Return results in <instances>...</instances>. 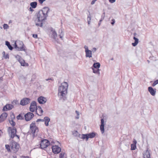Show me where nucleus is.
I'll return each mask as SVG.
<instances>
[{"label": "nucleus", "instance_id": "nucleus-1", "mask_svg": "<svg viewBox=\"0 0 158 158\" xmlns=\"http://www.w3.org/2000/svg\"><path fill=\"white\" fill-rule=\"evenodd\" d=\"M49 11V9L47 7H45L39 11L35 20L36 26L40 27L43 26V22L46 19Z\"/></svg>", "mask_w": 158, "mask_h": 158}, {"label": "nucleus", "instance_id": "nucleus-2", "mask_svg": "<svg viewBox=\"0 0 158 158\" xmlns=\"http://www.w3.org/2000/svg\"><path fill=\"white\" fill-rule=\"evenodd\" d=\"M68 87V84L65 82L61 83V85L59 86L58 95L60 98L64 97L67 95Z\"/></svg>", "mask_w": 158, "mask_h": 158}, {"label": "nucleus", "instance_id": "nucleus-3", "mask_svg": "<svg viewBox=\"0 0 158 158\" xmlns=\"http://www.w3.org/2000/svg\"><path fill=\"white\" fill-rule=\"evenodd\" d=\"M5 147L6 149L8 151H10V148L11 151H12L14 152H16L19 149V145L17 143L14 141H12L10 143V146L8 145H6Z\"/></svg>", "mask_w": 158, "mask_h": 158}, {"label": "nucleus", "instance_id": "nucleus-4", "mask_svg": "<svg viewBox=\"0 0 158 158\" xmlns=\"http://www.w3.org/2000/svg\"><path fill=\"white\" fill-rule=\"evenodd\" d=\"M15 47L19 51H25V47L23 42L19 40H17L15 43Z\"/></svg>", "mask_w": 158, "mask_h": 158}, {"label": "nucleus", "instance_id": "nucleus-5", "mask_svg": "<svg viewBox=\"0 0 158 158\" xmlns=\"http://www.w3.org/2000/svg\"><path fill=\"white\" fill-rule=\"evenodd\" d=\"M9 133L11 138H13L15 137H17L18 139H19V136L16 135V129L15 127L12 128L9 127L8 128Z\"/></svg>", "mask_w": 158, "mask_h": 158}, {"label": "nucleus", "instance_id": "nucleus-6", "mask_svg": "<svg viewBox=\"0 0 158 158\" xmlns=\"http://www.w3.org/2000/svg\"><path fill=\"white\" fill-rule=\"evenodd\" d=\"M30 130L31 131L33 135H35V133L38 132V130L37 127L35 126V123H32L30 126Z\"/></svg>", "mask_w": 158, "mask_h": 158}, {"label": "nucleus", "instance_id": "nucleus-7", "mask_svg": "<svg viewBox=\"0 0 158 158\" xmlns=\"http://www.w3.org/2000/svg\"><path fill=\"white\" fill-rule=\"evenodd\" d=\"M49 145V142L47 139H44L41 141L40 143V147L42 149L47 148Z\"/></svg>", "mask_w": 158, "mask_h": 158}, {"label": "nucleus", "instance_id": "nucleus-8", "mask_svg": "<svg viewBox=\"0 0 158 158\" xmlns=\"http://www.w3.org/2000/svg\"><path fill=\"white\" fill-rule=\"evenodd\" d=\"M15 57L17 59V60L20 64H21L22 66H28V64L27 63H26L25 61L23 60L22 58H21L20 56L18 55H17L15 56Z\"/></svg>", "mask_w": 158, "mask_h": 158}, {"label": "nucleus", "instance_id": "nucleus-9", "mask_svg": "<svg viewBox=\"0 0 158 158\" xmlns=\"http://www.w3.org/2000/svg\"><path fill=\"white\" fill-rule=\"evenodd\" d=\"M37 106H36V102L35 101L32 102L30 105V111L32 112H34L36 110Z\"/></svg>", "mask_w": 158, "mask_h": 158}, {"label": "nucleus", "instance_id": "nucleus-10", "mask_svg": "<svg viewBox=\"0 0 158 158\" xmlns=\"http://www.w3.org/2000/svg\"><path fill=\"white\" fill-rule=\"evenodd\" d=\"M30 102V99L29 98H24L20 101V104L22 106H25Z\"/></svg>", "mask_w": 158, "mask_h": 158}, {"label": "nucleus", "instance_id": "nucleus-11", "mask_svg": "<svg viewBox=\"0 0 158 158\" xmlns=\"http://www.w3.org/2000/svg\"><path fill=\"white\" fill-rule=\"evenodd\" d=\"M34 114L31 112H28L24 116L25 119L26 121L30 120L34 117Z\"/></svg>", "mask_w": 158, "mask_h": 158}, {"label": "nucleus", "instance_id": "nucleus-12", "mask_svg": "<svg viewBox=\"0 0 158 158\" xmlns=\"http://www.w3.org/2000/svg\"><path fill=\"white\" fill-rule=\"evenodd\" d=\"M52 149L53 152L55 154L59 153L61 150L60 148L56 145L53 146Z\"/></svg>", "mask_w": 158, "mask_h": 158}, {"label": "nucleus", "instance_id": "nucleus-13", "mask_svg": "<svg viewBox=\"0 0 158 158\" xmlns=\"http://www.w3.org/2000/svg\"><path fill=\"white\" fill-rule=\"evenodd\" d=\"M14 106L10 104H7L4 106L3 109V111H6L10 110L13 108Z\"/></svg>", "mask_w": 158, "mask_h": 158}, {"label": "nucleus", "instance_id": "nucleus-14", "mask_svg": "<svg viewBox=\"0 0 158 158\" xmlns=\"http://www.w3.org/2000/svg\"><path fill=\"white\" fill-rule=\"evenodd\" d=\"M38 101L40 104H44L47 101V99L44 97L41 96L38 98Z\"/></svg>", "mask_w": 158, "mask_h": 158}, {"label": "nucleus", "instance_id": "nucleus-15", "mask_svg": "<svg viewBox=\"0 0 158 158\" xmlns=\"http://www.w3.org/2000/svg\"><path fill=\"white\" fill-rule=\"evenodd\" d=\"M51 34H52L51 37L55 40H56L57 38V34L56 31L52 29L51 30Z\"/></svg>", "mask_w": 158, "mask_h": 158}, {"label": "nucleus", "instance_id": "nucleus-16", "mask_svg": "<svg viewBox=\"0 0 158 158\" xmlns=\"http://www.w3.org/2000/svg\"><path fill=\"white\" fill-rule=\"evenodd\" d=\"M7 115V114L6 113H3L0 116V122H2L6 118Z\"/></svg>", "mask_w": 158, "mask_h": 158}, {"label": "nucleus", "instance_id": "nucleus-17", "mask_svg": "<svg viewBox=\"0 0 158 158\" xmlns=\"http://www.w3.org/2000/svg\"><path fill=\"white\" fill-rule=\"evenodd\" d=\"M104 121L103 119H101V125L100 127V130L102 134L104 132Z\"/></svg>", "mask_w": 158, "mask_h": 158}, {"label": "nucleus", "instance_id": "nucleus-18", "mask_svg": "<svg viewBox=\"0 0 158 158\" xmlns=\"http://www.w3.org/2000/svg\"><path fill=\"white\" fill-rule=\"evenodd\" d=\"M36 112L37 113L38 112L39 114H38L39 115L41 116L43 112V111L42 110L40 106H37V107L36 109Z\"/></svg>", "mask_w": 158, "mask_h": 158}, {"label": "nucleus", "instance_id": "nucleus-19", "mask_svg": "<svg viewBox=\"0 0 158 158\" xmlns=\"http://www.w3.org/2000/svg\"><path fill=\"white\" fill-rule=\"evenodd\" d=\"M148 90L150 94L152 96H154L155 95L156 91L151 87H149L148 88Z\"/></svg>", "mask_w": 158, "mask_h": 158}, {"label": "nucleus", "instance_id": "nucleus-20", "mask_svg": "<svg viewBox=\"0 0 158 158\" xmlns=\"http://www.w3.org/2000/svg\"><path fill=\"white\" fill-rule=\"evenodd\" d=\"M87 137H88V139L89 138H93L95 137L96 135L97 134L96 133L92 132L89 134H87Z\"/></svg>", "mask_w": 158, "mask_h": 158}, {"label": "nucleus", "instance_id": "nucleus-21", "mask_svg": "<svg viewBox=\"0 0 158 158\" xmlns=\"http://www.w3.org/2000/svg\"><path fill=\"white\" fill-rule=\"evenodd\" d=\"M143 155L144 158H151L149 152L148 150L144 152Z\"/></svg>", "mask_w": 158, "mask_h": 158}, {"label": "nucleus", "instance_id": "nucleus-22", "mask_svg": "<svg viewBox=\"0 0 158 158\" xmlns=\"http://www.w3.org/2000/svg\"><path fill=\"white\" fill-rule=\"evenodd\" d=\"M50 121V118L48 117H45L44 118V122H45V124L46 126H48V123Z\"/></svg>", "mask_w": 158, "mask_h": 158}, {"label": "nucleus", "instance_id": "nucleus-23", "mask_svg": "<svg viewBox=\"0 0 158 158\" xmlns=\"http://www.w3.org/2000/svg\"><path fill=\"white\" fill-rule=\"evenodd\" d=\"M79 137L81 139H85V140L86 141L88 140V137H87V134H82L81 135H79Z\"/></svg>", "mask_w": 158, "mask_h": 158}, {"label": "nucleus", "instance_id": "nucleus-24", "mask_svg": "<svg viewBox=\"0 0 158 158\" xmlns=\"http://www.w3.org/2000/svg\"><path fill=\"white\" fill-rule=\"evenodd\" d=\"M92 69L93 70V73L96 74L98 75H100V69H95L92 67Z\"/></svg>", "mask_w": 158, "mask_h": 158}, {"label": "nucleus", "instance_id": "nucleus-25", "mask_svg": "<svg viewBox=\"0 0 158 158\" xmlns=\"http://www.w3.org/2000/svg\"><path fill=\"white\" fill-rule=\"evenodd\" d=\"M85 52L86 57H89V58L92 57V54L91 51L89 50V51H86V52Z\"/></svg>", "mask_w": 158, "mask_h": 158}, {"label": "nucleus", "instance_id": "nucleus-26", "mask_svg": "<svg viewBox=\"0 0 158 158\" xmlns=\"http://www.w3.org/2000/svg\"><path fill=\"white\" fill-rule=\"evenodd\" d=\"M133 39L135 40V42L132 43V45L135 47L138 44L139 42V40L135 37H134Z\"/></svg>", "mask_w": 158, "mask_h": 158}, {"label": "nucleus", "instance_id": "nucleus-27", "mask_svg": "<svg viewBox=\"0 0 158 158\" xmlns=\"http://www.w3.org/2000/svg\"><path fill=\"white\" fill-rule=\"evenodd\" d=\"M100 64L98 62H97L94 63L92 67L95 69H99L100 67Z\"/></svg>", "mask_w": 158, "mask_h": 158}, {"label": "nucleus", "instance_id": "nucleus-28", "mask_svg": "<svg viewBox=\"0 0 158 158\" xmlns=\"http://www.w3.org/2000/svg\"><path fill=\"white\" fill-rule=\"evenodd\" d=\"M60 158H66L67 155L64 152H62L60 154Z\"/></svg>", "mask_w": 158, "mask_h": 158}, {"label": "nucleus", "instance_id": "nucleus-29", "mask_svg": "<svg viewBox=\"0 0 158 158\" xmlns=\"http://www.w3.org/2000/svg\"><path fill=\"white\" fill-rule=\"evenodd\" d=\"M30 6L33 8H35L36 7L37 5V2H33L30 3Z\"/></svg>", "mask_w": 158, "mask_h": 158}, {"label": "nucleus", "instance_id": "nucleus-30", "mask_svg": "<svg viewBox=\"0 0 158 158\" xmlns=\"http://www.w3.org/2000/svg\"><path fill=\"white\" fill-rule=\"evenodd\" d=\"M6 45L8 47L9 49L10 50H12L13 49L12 47L10 45V43L7 41H6Z\"/></svg>", "mask_w": 158, "mask_h": 158}, {"label": "nucleus", "instance_id": "nucleus-31", "mask_svg": "<svg viewBox=\"0 0 158 158\" xmlns=\"http://www.w3.org/2000/svg\"><path fill=\"white\" fill-rule=\"evenodd\" d=\"M131 150H134L136 148V145L135 144H132L131 145Z\"/></svg>", "mask_w": 158, "mask_h": 158}, {"label": "nucleus", "instance_id": "nucleus-32", "mask_svg": "<svg viewBox=\"0 0 158 158\" xmlns=\"http://www.w3.org/2000/svg\"><path fill=\"white\" fill-rule=\"evenodd\" d=\"M9 122L10 124L12 126H14L15 125V123L13 120H9Z\"/></svg>", "mask_w": 158, "mask_h": 158}, {"label": "nucleus", "instance_id": "nucleus-33", "mask_svg": "<svg viewBox=\"0 0 158 158\" xmlns=\"http://www.w3.org/2000/svg\"><path fill=\"white\" fill-rule=\"evenodd\" d=\"M2 54L3 55V57L5 59L9 58V55L7 54L6 55H5V52H2Z\"/></svg>", "mask_w": 158, "mask_h": 158}, {"label": "nucleus", "instance_id": "nucleus-34", "mask_svg": "<svg viewBox=\"0 0 158 158\" xmlns=\"http://www.w3.org/2000/svg\"><path fill=\"white\" fill-rule=\"evenodd\" d=\"M59 31H60V32H61V33L59 35V36L60 37V38H61L62 40L63 39V34H62V30H60Z\"/></svg>", "mask_w": 158, "mask_h": 158}, {"label": "nucleus", "instance_id": "nucleus-35", "mask_svg": "<svg viewBox=\"0 0 158 158\" xmlns=\"http://www.w3.org/2000/svg\"><path fill=\"white\" fill-rule=\"evenodd\" d=\"M17 118L18 119H23V117L20 114H19L17 116Z\"/></svg>", "mask_w": 158, "mask_h": 158}, {"label": "nucleus", "instance_id": "nucleus-36", "mask_svg": "<svg viewBox=\"0 0 158 158\" xmlns=\"http://www.w3.org/2000/svg\"><path fill=\"white\" fill-rule=\"evenodd\" d=\"M158 84V79L154 81L153 83L152 84V85L153 86H155L156 84Z\"/></svg>", "mask_w": 158, "mask_h": 158}, {"label": "nucleus", "instance_id": "nucleus-37", "mask_svg": "<svg viewBox=\"0 0 158 158\" xmlns=\"http://www.w3.org/2000/svg\"><path fill=\"white\" fill-rule=\"evenodd\" d=\"M73 134L74 136H77L78 135L79 136V135L78 132L77 131H74L73 133Z\"/></svg>", "mask_w": 158, "mask_h": 158}, {"label": "nucleus", "instance_id": "nucleus-38", "mask_svg": "<svg viewBox=\"0 0 158 158\" xmlns=\"http://www.w3.org/2000/svg\"><path fill=\"white\" fill-rule=\"evenodd\" d=\"M3 28L5 29H7L9 28V26L7 24H4L3 25Z\"/></svg>", "mask_w": 158, "mask_h": 158}, {"label": "nucleus", "instance_id": "nucleus-39", "mask_svg": "<svg viewBox=\"0 0 158 158\" xmlns=\"http://www.w3.org/2000/svg\"><path fill=\"white\" fill-rule=\"evenodd\" d=\"M88 23L89 24L90 23L91 18L89 16H88L87 18Z\"/></svg>", "mask_w": 158, "mask_h": 158}, {"label": "nucleus", "instance_id": "nucleus-40", "mask_svg": "<svg viewBox=\"0 0 158 158\" xmlns=\"http://www.w3.org/2000/svg\"><path fill=\"white\" fill-rule=\"evenodd\" d=\"M111 21L112 22H111V23L112 25H113L115 23V20L114 19H112Z\"/></svg>", "mask_w": 158, "mask_h": 158}, {"label": "nucleus", "instance_id": "nucleus-41", "mask_svg": "<svg viewBox=\"0 0 158 158\" xmlns=\"http://www.w3.org/2000/svg\"><path fill=\"white\" fill-rule=\"evenodd\" d=\"M40 121L44 122V119H38L36 120L37 122H39Z\"/></svg>", "mask_w": 158, "mask_h": 158}, {"label": "nucleus", "instance_id": "nucleus-42", "mask_svg": "<svg viewBox=\"0 0 158 158\" xmlns=\"http://www.w3.org/2000/svg\"><path fill=\"white\" fill-rule=\"evenodd\" d=\"M84 48L85 49V52H86V51H89V49H88V47L86 46H84Z\"/></svg>", "mask_w": 158, "mask_h": 158}, {"label": "nucleus", "instance_id": "nucleus-43", "mask_svg": "<svg viewBox=\"0 0 158 158\" xmlns=\"http://www.w3.org/2000/svg\"><path fill=\"white\" fill-rule=\"evenodd\" d=\"M109 2L111 3H113L116 0H109Z\"/></svg>", "mask_w": 158, "mask_h": 158}, {"label": "nucleus", "instance_id": "nucleus-44", "mask_svg": "<svg viewBox=\"0 0 158 158\" xmlns=\"http://www.w3.org/2000/svg\"><path fill=\"white\" fill-rule=\"evenodd\" d=\"M97 0H93L91 2V4L93 5Z\"/></svg>", "mask_w": 158, "mask_h": 158}, {"label": "nucleus", "instance_id": "nucleus-45", "mask_svg": "<svg viewBox=\"0 0 158 158\" xmlns=\"http://www.w3.org/2000/svg\"><path fill=\"white\" fill-rule=\"evenodd\" d=\"M32 36L34 38H37L38 35L37 34H33Z\"/></svg>", "mask_w": 158, "mask_h": 158}, {"label": "nucleus", "instance_id": "nucleus-46", "mask_svg": "<svg viewBox=\"0 0 158 158\" xmlns=\"http://www.w3.org/2000/svg\"><path fill=\"white\" fill-rule=\"evenodd\" d=\"M46 0H39V1L40 4H42L43 2L45 1Z\"/></svg>", "mask_w": 158, "mask_h": 158}, {"label": "nucleus", "instance_id": "nucleus-47", "mask_svg": "<svg viewBox=\"0 0 158 158\" xmlns=\"http://www.w3.org/2000/svg\"><path fill=\"white\" fill-rule=\"evenodd\" d=\"M76 113L77 114V116H79V112L77 110L76 111Z\"/></svg>", "mask_w": 158, "mask_h": 158}, {"label": "nucleus", "instance_id": "nucleus-48", "mask_svg": "<svg viewBox=\"0 0 158 158\" xmlns=\"http://www.w3.org/2000/svg\"><path fill=\"white\" fill-rule=\"evenodd\" d=\"M133 142L134 143V144H136V143H137V142H136V140H134V141H133Z\"/></svg>", "mask_w": 158, "mask_h": 158}, {"label": "nucleus", "instance_id": "nucleus-49", "mask_svg": "<svg viewBox=\"0 0 158 158\" xmlns=\"http://www.w3.org/2000/svg\"><path fill=\"white\" fill-rule=\"evenodd\" d=\"M30 11H33V10L31 8V7H30L29 8Z\"/></svg>", "mask_w": 158, "mask_h": 158}, {"label": "nucleus", "instance_id": "nucleus-50", "mask_svg": "<svg viewBox=\"0 0 158 158\" xmlns=\"http://www.w3.org/2000/svg\"><path fill=\"white\" fill-rule=\"evenodd\" d=\"M96 50V48H93V51H94V52H95Z\"/></svg>", "mask_w": 158, "mask_h": 158}, {"label": "nucleus", "instance_id": "nucleus-51", "mask_svg": "<svg viewBox=\"0 0 158 158\" xmlns=\"http://www.w3.org/2000/svg\"><path fill=\"white\" fill-rule=\"evenodd\" d=\"M75 118L77 119H78L79 118V116L76 117Z\"/></svg>", "mask_w": 158, "mask_h": 158}, {"label": "nucleus", "instance_id": "nucleus-52", "mask_svg": "<svg viewBox=\"0 0 158 158\" xmlns=\"http://www.w3.org/2000/svg\"><path fill=\"white\" fill-rule=\"evenodd\" d=\"M102 21V20H100V21H99V23H98V24L99 25H100V23H101V22Z\"/></svg>", "mask_w": 158, "mask_h": 158}, {"label": "nucleus", "instance_id": "nucleus-53", "mask_svg": "<svg viewBox=\"0 0 158 158\" xmlns=\"http://www.w3.org/2000/svg\"><path fill=\"white\" fill-rule=\"evenodd\" d=\"M2 133V132L0 130V136L1 135V134Z\"/></svg>", "mask_w": 158, "mask_h": 158}, {"label": "nucleus", "instance_id": "nucleus-54", "mask_svg": "<svg viewBox=\"0 0 158 158\" xmlns=\"http://www.w3.org/2000/svg\"><path fill=\"white\" fill-rule=\"evenodd\" d=\"M12 23V21H11V20H10V21H9V23Z\"/></svg>", "mask_w": 158, "mask_h": 158}, {"label": "nucleus", "instance_id": "nucleus-55", "mask_svg": "<svg viewBox=\"0 0 158 158\" xmlns=\"http://www.w3.org/2000/svg\"><path fill=\"white\" fill-rule=\"evenodd\" d=\"M25 158H29V157H28V156H27L26 157H25Z\"/></svg>", "mask_w": 158, "mask_h": 158}, {"label": "nucleus", "instance_id": "nucleus-56", "mask_svg": "<svg viewBox=\"0 0 158 158\" xmlns=\"http://www.w3.org/2000/svg\"><path fill=\"white\" fill-rule=\"evenodd\" d=\"M50 79H46V81H48V80H50Z\"/></svg>", "mask_w": 158, "mask_h": 158}, {"label": "nucleus", "instance_id": "nucleus-57", "mask_svg": "<svg viewBox=\"0 0 158 158\" xmlns=\"http://www.w3.org/2000/svg\"><path fill=\"white\" fill-rule=\"evenodd\" d=\"M148 63H149V60H148Z\"/></svg>", "mask_w": 158, "mask_h": 158}, {"label": "nucleus", "instance_id": "nucleus-58", "mask_svg": "<svg viewBox=\"0 0 158 158\" xmlns=\"http://www.w3.org/2000/svg\"><path fill=\"white\" fill-rule=\"evenodd\" d=\"M111 60H113V58H112Z\"/></svg>", "mask_w": 158, "mask_h": 158}]
</instances>
